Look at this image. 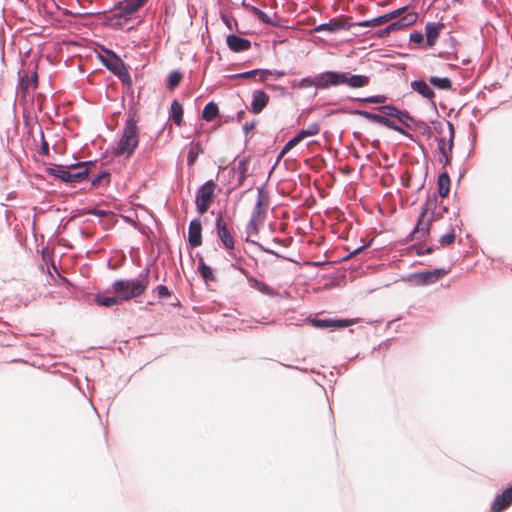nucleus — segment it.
<instances>
[{
	"instance_id": "1",
	"label": "nucleus",
	"mask_w": 512,
	"mask_h": 512,
	"mask_svg": "<svg viewBox=\"0 0 512 512\" xmlns=\"http://www.w3.org/2000/svg\"><path fill=\"white\" fill-rule=\"evenodd\" d=\"M139 116L134 109V105L129 108L127 118L117 145L112 149L111 153L114 157L126 155L131 157L139 145Z\"/></svg>"
},
{
	"instance_id": "2",
	"label": "nucleus",
	"mask_w": 512,
	"mask_h": 512,
	"mask_svg": "<svg viewBox=\"0 0 512 512\" xmlns=\"http://www.w3.org/2000/svg\"><path fill=\"white\" fill-rule=\"evenodd\" d=\"M150 266L147 265L138 275L133 279H117L112 282L111 287L105 290V293L111 291L119 295L120 300L123 302L135 299L143 294L149 285Z\"/></svg>"
},
{
	"instance_id": "3",
	"label": "nucleus",
	"mask_w": 512,
	"mask_h": 512,
	"mask_svg": "<svg viewBox=\"0 0 512 512\" xmlns=\"http://www.w3.org/2000/svg\"><path fill=\"white\" fill-rule=\"evenodd\" d=\"M148 0H134L133 2L122 5L121 8H110L108 11L85 13L84 16L102 15L101 24L107 27L120 28L125 22L130 21Z\"/></svg>"
},
{
	"instance_id": "4",
	"label": "nucleus",
	"mask_w": 512,
	"mask_h": 512,
	"mask_svg": "<svg viewBox=\"0 0 512 512\" xmlns=\"http://www.w3.org/2000/svg\"><path fill=\"white\" fill-rule=\"evenodd\" d=\"M339 112L347 113L350 115H357L361 116L371 122L381 124L385 126L388 129H391L393 131L398 132L399 134L405 136L409 140L416 142L413 134H411L409 131H406L405 128L399 124H397L394 120L391 118L385 117L384 115H381V113H374L370 112L364 109H350V108H342L339 110Z\"/></svg>"
},
{
	"instance_id": "5",
	"label": "nucleus",
	"mask_w": 512,
	"mask_h": 512,
	"mask_svg": "<svg viewBox=\"0 0 512 512\" xmlns=\"http://www.w3.org/2000/svg\"><path fill=\"white\" fill-rule=\"evenodd\" d=\"M45 172L64 184H79L89 179L90 169L73 172L63 164H51L45 168Z\"/></svg>"
},
{
	"instance_id": "6",
	"label": "nucleus",
	"mask_w": 512,
	"mask_h": 512,
	"mask_svg": "<svg viewBox=\"0 0 512 512\" xmlns=\"http://www.w3.org/2000/svg\"><path fill=\"white\" fill-rule=\"evenodd\" d=\"M216 184L213 179L204 182L196 191L195 194V207L196 211L203 215L205 214L215 198Z\"/></svg>"
},
{
	"instance_id": "7",
	"label": "nucleus",
	"mask_w": 512,
	"mask_h": 512,
	"mask_svg": "<svg viewBox=\"0 0 512 512\" xmlns=\"http://www.w3.org/2000/svg\"><path fill=\"white\" fill-rule=\"evenodd\" d=\"M426 215L427 213H423L421 210L414 228L405 238L406 243L411 241L426 242L430 238L434 220L433 217L426 218Z\"/></svg>"
},
{
	"instance_id": "8",
	"label": "nucleus",
	"mask_w": 512,
	"mask_h": 512,
	"mask_svg": "<svg viewBox=\"0 0 512 512\" xmlns=\"http://www.w3.org/2000/svg\"><path fill=\"white\" fill-rule=\"evenodd\" d=\"M418 15L415 12H408L405 15H402L400 18L395 21L389 23L382 29H379L375 32V36L378 38H384L388 36L391 32L398 31L413 25L417 21Z\"/></svg>"
},
{
	"instance_id": "9",
	"label": "nucleus",
	"mask_w": 512,
	"mask_h": 512,
	"mask_svg": "<svg viewBox=\"0 0 512 512\" xmlns=\"http://www.w3.org/2000/svg\"><path fill=\"white\" fill-rule=\"evenodd\" d=\"M344 85V71L327 70L317 74V89L326 90Z\"/></svg>"
},
{
	"instance_id": "10",
	"label": "nucleus",
	"mask_w": 512,
	"mask_h": 512,
	"mask_svg": "<svg viewBox=\"0 0 512 512\" xmlns=\"http://www.w3.org/2000/svg\"><path fill=\"white\" fill-rule=\"evenodd\" d=\"M215 230L217 237L222 243L223 247L226 251L235 249V240L224 220V216L222 212H218L215 219Z\"/></svg>"
},
{
	"instance_id": "11",
	"label": "nucleus",
	"mask_w": 512,
	"mask_h": 512,
	"mask_svg": "<svg viewBox=\"0 0 512 512\" xmlns=\"http://www.w3.org/2000/svg\"><path fill=\"white\" fill-rule=\"evenodd\" d=\"M320 131V124L317 122L311 123L307 128L299 130L296 135L289 139L282 147V154H287L291 149L298 145L302 140L307 137L315 136Z\"/></svg>"
},
{
	"instance_id": "12",
	"label": "nucleus",
	"mask_w": 512,
	"mask_h": 512,
	"mask_svg": "<svg viewBox=\"0 0 512 512\" xmlns=\"http://www.w3.org/2000/svg\"><path fill=\"white\" fill-rule=\"evenodd\" d=\"M101 51L102 53L97 54V59L109 72L112 73L113 71L121 67L123 64H125V62L114 50L109 49L105 46H101Z\"/></svg>"
},
{
	"instance_id": "13",
	"label": "nucleus",
	"mask_w": 512,
	"mask_h": 512,
	"mask_svg": "<svg viewBox=\"0 0 512 512\" xmlns=\"http://www.w3.org/2000/svg\"><path fill=\"white\" fill-rule=\"evenodd\" d=\"M405 9H406V6L400 7L395 10H392L390 12H387L385 14L379 15L377 17L356 22V24L359 27H377V26L385 24L393 19L396 20V19L400 18L402 16L403 12L405 11Z\"/></svg>"
},
{
	"instance_id": "14",
	"label": "nucleus",
	"mask_w": 512,
	"mask_h": 512,
	"mask_svg": "<svg viewBox=\"0 0 512 512\" xmlns=\"http://www.w3.org/2000/svg\"><path fill=\"white\" fill-rule=\"evenodd\" d=\"M410 87L413 91L417 92L423 98L427 99L433 110L437 112L435 98V92L432 89L430 83L428 84L424 79H416L413 80L410 84Z\"/></svg>"
},
{
	"instance_id": "15",
	"label": "nucleus",
	"mask_w": 512,
	"mask_h": 512,
	"mask_svg": "<svg viewBox=\"0 0 512 512\" xmlns=\"http://www.w3.org/2000/svg\"><path fill=\"white\" fill-rule=\"evenodd\" d=\"M202 240L201 219L195 217L189 223L187 244L190 248H197L202 245Z\"/></svg>"
},
{
	"instance_id": "16",
	"label": "nucleus",
	"mask_w": 512,
	"mask_h": 512,
	"mask_svg": "<svg viewBox=\"0 0 512 512\" xmlns=\"http://www.w3.org/2000/svg\"><path fill=\"white\" fill-rule=\"evenodd\" d=\"M357 26L356 22H344L337 19H331L328 22L321 23L319 25H316L313 28L314 32H322L327 31L331 34L337 33L341 30H350L352 27Z\"/></svg>"
},
{
	"instance_id": "17",
	"label": "nucleus",
	"mask_w": 512,
	"mask_h": 512,
	"mask_svg": "<svg viewBox=\"0 0 512 512\" xmlns=\"http://www.w3.org/2000/svg\"><path fill=\"white\" fill-rule=\"evenodd\" d=\"M226 45L234 53H241L251 48V41L235 33L226 36Z\"/></svg>"
},
{
	"instance_id": "18",
	"label": "nucleus",
	"mask_w": 512,
	"mask_h": 512,
	"mask_svg": "<svg viewBox=\"0 0 512 512\" xmlns=\"http://www.w3.org/2000/svg\"><path fill=\"white\" fill-rule=\"evenodd\" d=\"M270 100L269 95L262 89H257L252 92V100L250 105V112L253 114L261 113L268 105Z\"/></svg>"
},
{
	"instance_id": "19",
	"label": "nucleus",
	"mask_w": 512,
	"mask_h": 512,
	"mask_svg": "<svg viewBox=\"0 0 512 512\" xmlns=\"http://www.w3.org/2000/svg\"><path fill=\"white\" fill-rule=\"evenodd\" d=\"M512 503V485L497 494L491 503L492 512H501Z\"/></svg>"
},
{
	"instance_id": "20",
	"label": "nucleus",
	"mask_w": 512,
	"mask_h": 512,
	"mask_svg": "<svg viewBox=\"0 0 512 512\" xmlns=\"http://www.w3.org/2000/svg\"><path fill=\"white\" fill-rule=\"evenodd\" d=\"M444 25L440 22H428L425 25V46L435 45Z\"/></svg>"
},
{
	"instance_id": "21",
	"label": "nucleus",
	"mask_w": 512,
	"mask_h": 512,
	"mask_svg": "<svg viewBox=\"0 0 512 512\" xmlns=\"http://www.w3.org/2000/svg\"><path fill=\"white\" fill-rule=\"evenodd\" d=\"M196 258L198 260L197 272L205 283L216 281V275L211 266L205 263L203 256L197 252Z\"/></svg>"
},
{
	"instance_id": "22",
	"label": "nucleus",
	"mask_w": 512,
	"mask_h": 512,
	"mask_svg": "<svg viewBox=\"0 0 512 512\" xmlns=\"http://www.w3.org/2000/svg\"><path fill=\"white\" fill-rule=\"evenodd\" d=\"M370 83V77L362 74H351L344 71V84L350 88H362Z\"/></svg>"
},
{
	"instance_id": "23",
	"label": "nucleus",
	"mask_w": 512,
	"mask_h": 512,
	"mask_svg": "<svg viewBox=\"0 0 512 512\" xmlns=\"http://www.w3.org/2000/svg\"><path fill=\"white\" fill-rule=\"evenodd\" d=\"M400 281L409 282L417 287L431 285L428 270L410 273L407 276H403Z\"/></svg>"
},
{
	"instance_id": "24",
	"label": "nucleus",
	"mask_w": 512,
	"mask_h": 512,
	"mask_svg": "<svg viewBox=\"0 0 512 512\" xmlns=\"http://www.w3.org/2000/svg\"><path fill=\"white\" fill-rule=\"evenodd\" d=\"M251 160V157L249 155L243 156L239 158L238 164L236 167L232 168L233 173L238 174L237 177V186H242L248 177V164Z\"/></svg>"
},
{
	"instance_id": "25",
	"label": "nucleus",
	"mask_w": 512,
	"mask_h": 512,
	"mask_svg": "<svg viewBox=\"0 0 512 512\" xmlns=\"http://www.w3.org/2000/svg\"><path fill=\"white\" fill-rule=\"evenodd\" d=\"M183 105L178 99H174L171 102L169 109V119L178 127H181L184 123L183 120Z\"/></svg>"
},
{
	"instance_id": "26",
	"label": "nucleus",
	"mask_w": 512,
	"mask_h": 512,
	"mask_svg": "<svg viewBox=\"0 0 512 512\" xmlns=\"http://www.w3.org/2000/svg\"><path fill=\"white\" fill-rule=\"evenodd\" d=\"M94 303L100 307L111 308L113 306L122 304V301L120 300L119 295L115 292L113 295H104L98 293L94 297Z\"/></svg>"
},
{
	"instance_id": "27",
	"label": "nucleus",
	"mask_w": 512,
	"mask_h": 512,
	"mask_svg": "<svg viewBox=\"0 0 512 512\" xmlns=\"http://www.w3.org/2000/svg\"><path fill=\"white\" fill-rule=\"evenodd\" d=\"M450 176L446 170H443L438 175L437 179V193L441 198H445L450 192Z\"/></svg>"
},
{
	"instance_id": "28",
	"label": "nucleus",
	"mask_w": 512,
	"mask_h": 512,
	"mask_svg": "<svg viewBox=\"0 0 512 512\" xmlns=\"http://www.w3.org/2000/svg\"><path fill=\"white\" fill-rule=\"evenodd\" d=\"M437 194L433 193L432 195H428L426 201L424 202L421 210L423 213H429V217H433V220H439L442 218L441 214H437Z\"/></svg>"
},
{
	"instance_id": "29",
	"label": "nucleus",
	"mask_w": 512,
	"mask_h": 512,
	"mask_svg": "<svg viewBox=\"0 0 512 512\" xmlns=\"http://www.w3.org/2000/svg\"><path fill=\"white\" fill-rule=\"evenodd\" d=\"M429 83L432 89L443 91L453 90V82L449 77L430 76Z\"/></svg>"
},
{
	"instance_id": "30",
	"label": "nucleus",
	"mask_w": 512,
	"mask_h": 512,
	"mask_svg": "<svg viewBox=\"0 0 512 512\" xmlns=\"http://www.w3.org/2000/svg\"><path fill=\"white\" fill-rule=\"evenodd\" d=\"M398 121L406 128L405 130H417L421 119H417L408 110L403 109Z\"/></svg>"
},
{
	"instance_id": "31",
	"label": "nucleus",
	"mask_w": 512,
	"mask_h": 512,
	"mask_svg": "<svg viewBox=\"0 0 512 512\" xmlns=\"http://www.w3.org/2000/svg\"><path fill=\"white\" fill-rule=\"evenodd\" d=\"M219 115L218 104L211 100L203 108L201 117L207 122L213 121Z\"/></svg>"
},
{
	"instance_id": "32",
	"label": "nucleus",
	"mask_w": 512,
	"mask_h": 512,
	"mask_svg": "<svg viewBox=\"0 0 512 512\" xmlns=\"http://www.w3.org/2000/svg\"><path fill=\"white\" fill-rule=\"evenodd\" d=\"M248 283L250 287L259 290L261 293L267 296H276L275 290L267 285L265 282L258 280L255 277H248Z\"/></svg>"
},
{
	"instance_id": "33",
	"label": "nucleus",
	"mask_w": 512,
	"mask_h": 512,
	"mask_svg": "<svg viewBox=\"0 0 512 512\" xmlns=\"http://www.w3.org/2000/svg\"><path fill=\"white\" fill-rule=\"evenodd\" d=\"M90 182L93 187L107 186L111 182V174L108 170H101L90 178Z\"/></svg>"
},
{
	"instance_id": "34",
	"label": "nucleus",
	"mask_w": 512,
	"mask_h": 512,
	"mask_svg": "<svg viewBox=\"0 0 512 512\" xmlns=\"http://www.w3.org/2000/svg\"><path fill=\"white\" fill-rule=\"evenodd\" d=\"M114 76H116L119 81L128 89L132 87V79L127 70L126 64H123L121 67L112 72Z\"/></svg>"
},
{
	"instance_id": "35",
	"label": "nucleus",
	"mask_w": 512,
	"mask_h": 512,
	"mask_svg": "<svg viewBox=\"0 0 512 512\" xmlns=\"http://www.w3.org/2000/svg\"><path fill=\"white\" fill-rule=\"evenodd\" d=\"M114 76H116L119 81L128 89L132 87V79L127 70L126 64H123L121 67L112 72Z\"/></svg>"
},
{
	"instance_id": "36",
	"label": "nucleus",
	"mask_w": 512,
	"mask_h": 512,
	"mask_svg": "<svg viewBox=\"0 0 512 512\" xmlns=\"http://www.w3.org/2000/svg\"><path fill=\"white\" fill-rule=\"evenodd\" d=\"M114 76H116L119 81L128 89L132 87V79L127 70L126 64H123L121 67L112 72Z\"/></svg>"
},
{
	"instance_id": "37",
	"label": "nucleus",
	"mask_w": 512,
	"mask_h": 512,
	"mask_svg": "<svg viewBox=\"0 0 512 512\" xmlns=\"http://www.w3.org/2000/svg\"><path fill=\"white\" fill-rule=\"evenodd\" d=\"M183 78V74L180 70L176 69L171 71L166 78V87L168 90L173 91L176 89Z\"/></svg>"
},
{
	"instance_id": "38",
	"label": "nucleus",
	"mask_w": 512,
	"mask_h": 512,
	"mask_svg": "<svg viewBox=\"0 0 512 512\" xmlns=\"http://www.w3.org/2000/svg\"><path fill=\"white\" fill-rule=\"evenodd\" d=\"M204 153V149L199 142H191V147L187 154V165L192 166L195 164L198 156Z\"/></svg>"
},
{
	"instance_id": "39",
	"label": "nucleus",
	"mask_w": 512,
	"mask_h": 512,
	"mask_svg": "<svg viewBox=\"0 0 512 512\" xmlns=\"http://www.w3.org/2000/svg\"><path fill=\"white\" fill-rule=\"evenodd\" d=\"M376 109L381 113V115H384L385 117L388 118L393 117L397 120L402 113V110L397 108L393 104H383L381 106H378Z\"/></svg>"
},
{
	"instance_id": "40",
	"label": "nucleus",
	"mask_w": 512,
	"mask_h": 512,
	"mask_svg": "<svg viewBox=\"0 0 512 512\" xmlns=\"http://www.w3.org/2000/svg\"><path fill=\"white\" fill-rule=\"evenodd\" d=\"M328 328L332 331L339 330L342 328L349 327L355 323V319L348 318H329Z\"/></svg>"
},
{
	"instance_id": "41",
	"label": "nucleus",
	"mask_w": 512,
	"mask_h": 512,
	"mask_svg": "<svg viewBox=\"0 0 512 512\" xmlns=\"http://www.w3.org/2000/svg\"><path fill=\"white\" fill-rule=\"evenodd\" d=\"M268 207L264 206L260 200H256V204L252 210L251 217L262 222L266 216V210Z\"/></svg>"
},
{
	"instance_id": "42",
	"label": "nucleus",
	"mask_w": 512,
	"mask_h": 512,
	"mask_svg": "<svg viewBox=\"0 0 512 512\" xmlns=\"http://www.w3.org/2000/svg\"><path fill=\"white\" fill-rule=\"evenodd\" d=\"M450 268H435L433 270H428L430 284L436 283L438 280L442 279L445 275L450 273Z\"/></svg>"
},
{
	"instance_id": "43",
	"label": "nucleus",
	"mask_w": 512,
	"mask_h": 512,
	"mask_svg": "<svg viewBox=\"0 0 512 512\" xmlns=\"http://www.w3.org/2000/svg\"><path fill=\"white\" fill-rule=\"evenodd\" d=\"M409 42L416 44L419 48L422 49L429 48V46H425L424 34L418 30H414L410 33Z\"/></svg>"
},
{
	"instance_id": "44",
	"label": "nucleus",
	"mask_w": 512,
	"mask_h": 512,
	"mask_svg": "<svg viewBox=\"0 0 512 512\" xmlns=\"http://www.w3.org/2000/svg\"><path fill=\"white\" fill-rule=\"evenodd\" d=\"M95 160H87V161H77L74 163H71L69 165H65V167L73 172L75 171H81L82 169H90L91 166L95 164Z\"/></svg>"
},
{
	"instance_id": "45",
	"label": "nucleus",
	"mask_w": 512,
	"mask_h": 512,
	"mask_svg": "<svg viewBox=\"0 0 512 512\" xmlns=\"http://www.w3.org/2000/svg\"><path fill=\"white\" fill-rule=\"evenodd\" d=\"M245 241H246V242H248V243H251V244H253V245H256V246H257V248H258L260 251H262V252L269 253V254L274 255L275 257L280 258V259H286V260H289L288 258H286V257L282 256L281 254L277 253L275 250L270 249V248H267V247H265L264 245H262L261 243L256 242L255 240H251V239L249 238V236H247V237L245 238Z\"/></svg>"
},
{
	"instance_id": "46",
	"label": "nucleus",
	"mask_w": 512,
	"mask_h": 512,
	"mask_svg": "<svg viewBox=\"0 0 512 512\" xmlns=\"http://www.w3.org/2000/svg\"><path fill=\"white\" fill-rule=\"evenodd\" d=\"M306 321L317 329H328L329 318H312L311 316L306 318Z\"/></svg>"
},
{
	"instance_id": "47",
	"label": "nucleus",
	"mask_w": 512,
	"mask_h": 512,
	"mask_svg": "<svg viewBox=\"0 0 512 512\" xmlns=\"http://www.w3.org/2000/svg\"><path fill=\"white\" fill-rule=\"evenodd\" d=\"M219 14L220 19L230 31H238V23L235 19L230 18L224 11H220Z\"/></svg>"
},
{
	"instance_id": "48",
	"label": "nucleus",
	"mask_w": 512,
	"mask_h": 512,
	"mask_svg": "<svg viewBox=\"0 0 512 512\" xmlns=\"http://www.w3.org/2000/svg\"><path fill=\"white\" fill-rule=\"evenodd\" d=\"M455 239H456L455 230L451 226L450 230L446 234H444L440 237L439 243L442 246H449L454 243Z\"/></svg>"
},
{
	"instance_id": "49",
	"label": "nucleus",
	"mask_w": 512,
	"mask_h": 512,
	"mask_svg": "<svg viewBox=\"0 0 512 512\" xmlns=\"http://www.w3.org/2000/svg\"><path fill=\"white\" fill-rule=\"evenodd\" d=\"M266 183H263L260 187L257 188V200H260L264 206H269V193L266 190Z\"/></svg>"
},
{
	"instance_id": "50",
	"label": "nucleus",
	"mask_w": 512,
	"mask_h": 512,
	"mask_svg": "<svg viewBox=\"0 0 512 512\" xmlns=\"http://www.w3.org/2000/svg\"><path fill=\"white\" fill-rule=\"evenodd\" d=\"M299 88L315 87L317 89V74L315 76H306L299 80Z\"/></svg>"
},
{
	"instance_id": "51",
	"label": "nucleus",
	"mask_w": 512,
	"mask_h": 512,
	"mask_svg": "<svg viewBox=\"0 0 512 512\" xmlns=\"http://www.w3.org/2000/svg\"><path fill=\"white\" fill-rule=\"evenodd\" d=\"M39 154L42 156H49L50 154V146L48 141L46 140L43 131L40 129V147Z\"/></svg>"
},
{
	"instance_id": "52",
	"label": "nucleus",
	"mask_w": 512,
	"mask_h": 512,
	"mask_svg": "<svg viewBox=\"0 0 512 512\" xmlns=\"http://www.w3.org/2000/svg\"><path fill=\"white\" fill-rule=\"evenodd\" d=\"M257 18L260 22L270 25V26H273V27H278L280 25L277 20H273L267 13H265L262 10L258 14Z\"/></svg>"
},
{
	"instance_id": "53",
	"label": "nucleus",
	"mask_w": 512,
	"mask_h": 512,
	"mask_svg": "<svg viewBox=\"0 0 512 512\" xmlns=\"http://www.w3.org/2000/svg\"><path fill=\"white\" fill-rule=\"evenodd\" d=\"M417 130H419L427 139H431L433 136L431 127L424 120H421Z\"/></svg>"
},
{
	"instance_id": "54",
	"label": "nucleus",
	"mask_w": 512,
	"mask_h": 512,
	"mask_svg": "<svg viewBox=\"0 0 512 512\" xmlns=\"http://www.w3.org/2000/svg\"><path fill=\"white\" fill-rule=\"evenodd\" d=\"M154 291L157 293V295L160 299L167 298L172 295V292L164 284H160V285L156 286Z\"/></svg>"
},
{
	"instance_id": "55",
	"label": "nucleus",
	"mask_w": 512,
	"mask_h": 512,
	"mask_svg": "<svg viewBox=\"0 0 512 512\" xmlns=\"http://www.w3.org/2000/svg\"><path fill=\"white\" fill-rule=\"evenodd\" d=\"M258 72H260V68H255L252 70L236 73L232 77L233 78H249V79H251V78H255L257 76Z\"/></svg>"
},
{
	"instance_id": "56",
	"label": "nucleus",
	"mask_w": 512,
	"mask_h": 512,
	"mask_svg": "<svg viewBox=\"0 0 512 512\" xmlns=\"http://www.w3.org/2000/svg\"><path fill=\"white\" fill-rule=\"evenodd\" d=\"M423 243L424 242H420V241H418V243H413L409 247H407V250L410 252L415 251V254L417 256L425 255L426 252H425V249L423 248Z\"/></svg>"
},
{
	"instance_id": "57",
	"label": "nucleus",
	"mask_w": 512,
	"mask_h": 512,
	"mask_svg": "<svg viewBox=\"0 0 512 512\" xmlns=\"http://www.w3.org/2000/svg\"><path fill=\"white\" fill-rule=\"evenodd\" d=\"M19 86L23 94H25L30 86V78L28 73H25L23 76H20Z\"/></svg>"
},
{
	"instance_id": "58",
	"label": "nucleus",
	"mask_w": 512,
	"mask_h": 512,
	"mask_svg": "<svg viewBox=\"0 0 512 512\" xmlns=\"http://www.w3.org/2000/svg\"><path fill=\"white\" fill-rule=\"evenodd\" d=\"M366 99H368L369 103L383 104L387 100V96L384 94H377V95L366 96Z\"/></svg>"
},
{
	"instance_id": "59",
	"label": "nucleus",
	"mask_w": 512,
	"mask_h": 512,
	"mask_svg": "<svg viewBox=\"0 0 512 512\" xmlns=\"http://www.w3.org/2000/svg\"><path fill=\"white\" fill-rule=\"evenodd\" d=\"M446 124H447L448 130H449L448 144H449V150H450V149H453V147H454L455 128H454L453 123H451L450 121H446Z\"/></svg>"
},
{
	"instance_id": "60",
	"label": "nucleus",
	"mask_w": 512,
	"mask_h": 512,
	"mask_svg": "<svg viewBox=\"0 0 512 512\" xmlns=\"http://www.w3.org/2000/svg\"><path fill=\"white\" fill-rule=\"evenodd\" d=\"M259 222H260L259 220L250 217V220L248 221V223L246 225L247 233L250 234L252 232H258V223Z\"/></svg>"
},
{
	"instance_id": "61",
	"label": "nucleus",
	"mask_w": 512,
	"mask_h": 512,
	"mask_svg": "<svg viewBox=\"0 0 512 512\" xmlns=\"http://www.w3.org/2000/svg\"><path fill=\"white\" fill-rule=\"evenodd\" d=\"M257 122L255 120L251 122H246L242 126L243 132L245 134V142H248L249 133L256 127Z\"/></svg>"
},
{
	"instance_id": "62",
	"label": "nucleus",
	"mask_w": 512,
	"mask_h": 512,
	"mask_svg": "<svg viewBox=\"0 0 512 512\" xmlns=\"http://www.w3.org/2000/svg\"><path fill=\"white\" fill-rule=\"evenodd\" d=\"M437 141L438 151L440 154H444V151L447 150L448 147V141L446 142L445 138L439 137L435 138Z\"/></svg>"
},
{
	"instance_id": "63",
	"label": "nucleus",
	"mask_w": 512,
	"mask_h": 512,
	"mask_svg": "<svg viewBox=\"0 0 512 512\" xmlns=\"http://www.w3.org/2000/svg\"><path fill=\"white\" fill-rule=\"evenodd\" d=\"M257 75L259 76V80L264 82L269 78V76L273 75V72L271 69L260 68V72H258Z\"/></svg>"
},
{
	"instance_id": "64",
	"label": "nucleus",
	"mask_w": 512,
	"mask_h": 512,
	"mask_svg": "<svg viewBox=\"0 0 512 512\" xmlns=\"http://www.w3.org/2000/svg\"><path fill=\"white\" fill-rule=\"evenodd\" d=\"M452 150L453 149H450L449 150V146L447 147V150L444 151V154H441V156L443 157L444 161H443V166L445 167L446 165H448L451 160H452Z\"/></svg>"
}]
</instances>
